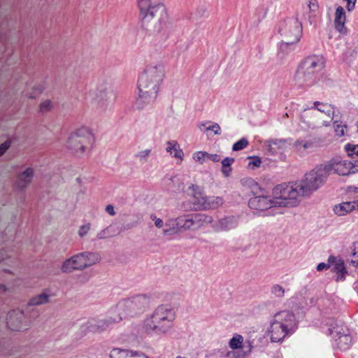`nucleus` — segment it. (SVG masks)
Here are the masks:
<instances>
[{"instance_id":"f257e3e1","label":"nucleus","mask_w":358,"mask_h":358,"mask_svg":"<svg viewBox=\"0 0 358 358\" xmlns=\"http://www.w3.org/2000/svg\"><path fill=\"white\" fill-rule=\"evenodd\" d=\"M164 75V66L162 63L146 66L138 80V95L136 103L138 108L156 100Z\"/></svg>"},{"instance_id":"f03ea898","label":"nucleus","mask_w":358,"mask_h":358,"mask_svg":"<svg viewBox=\"0 0 358 358\" xmlns=\"http://www.w3.org/2000/svg\"><path fill=\"white\" fill-rule=\"evenodd\" d=\"M142 27L150 33H159L166 25L167 10L162 0H136Z\"/></svg>"},{"instance_id":"7ed1b4c3","label":"nucleus","mask_w":358,"mask_h":358,"mask_svg":"<svg viewBox=\"0 0 358 358\" xmlns=\"http://www.w3.org/2000/svg\"><path fill=\"white\" fill-rule=\"evenodd\" d=\"M176 311L169 305L158 306L143 323V329L148 334H166L173 327Z\"/></svg>"},{"instance_id":"20e7f679","label":"nucleus","mask_w":358,"mask_h":358,"mask_svg":"<svg viewBox=\"0 0 358 358\" xmlns=\"http://www.w3.org/2000/svg\"><path fill=\"white\" fill-rule=\"evenodd\" d=\"M325 62L320 55H310L299 66L294 75V81L301 87H310L318 80V73L324 68Z\"/></svg>"},{"instance_id":"39448f33","label":"nucleus","mask_w":358,"mask_h":358,"mask_svg":"<svg viewBox=\"0 0 358 358\" xmlns=\"http://www.w3.org/2000/svg\"><path fill=\"white\" fill-rule=\"evenodd\" d=\"M297 327L295 315L290 311L278 312L271 322L268 334L271 342L282 341L292 334Z\"/></svg>"},{"instance_id":"423d86ee","label":"nucleus","mask_w":358,"mask_h":358,"mask_svg":"<svg viewBox=\"0 0 358 358\" xmlns=\"http://www.w3.org/2000/svg\"><path fill=\"white\" fill-rule=\"evenodd\" d=\"M150 306V297L145 294H138L124 299L113 307V313L121 316V320L143 313Z\"/></svg>"},{"instance_id":"0eeeda50","label":"nucleus","mask_w":358,"mask_h":358,"mask_svg":"<svg viewBox=\"0 0 358 358\" xmlns=\"http://www.w3.org/2000/svg\"><path fill=\"white\" fill-rule=\"evenodd\" d=\"M95 141L94 134L90 128L80 127L71 134L66 147L71 153L80 157L92 149Z\"/></svg>"},{"instance_id":"6e6552de","label":"nucleus","mask_w":358,"mask_h":358,"mask_svg":"<svg viewBox=\"0 0 358 358\" xmlns=\"http://www.w3.org/2000/svg\"><path fill=\"white\" fill-rule=\"evenodd\" d=\"M275 207H294L299 205L303 196L297 183H281L275 185L271 192Z\"/></svg>"},{"instance_id":"1a4fd4ad","label":"nucleus","mask_w":358,"mask_h":358,"mask_svg":"<svg viewBox=\"0 0 358 358\" xmlns=\"http://www.w3.org/2000/svg\"><path fill=\"white\" fill-rule=\"evenodd\" d=\"M243 185L248 187L252 195L248 202V207L257 213L268 210L275 206L273 196L265 195V189L259 183L252 178H246L243 180Z\"/></svg>"},{"instance_id":"9d476101","label":"nucleus","mask_w":358,"mask_h":358,"mask_svg":"<svg viewBox=\"0 0 358 358\" xmlns=\"http://www.w3.org/2000/svg\"><path fill=\"white\" fill-rule=\"evenodd\" d=\"M279 32L282 37V45L296 44L302 36V24L298 19L290 18L282 22Z\"/></svg>"},{"instance_id":"9b49d317","label":"nucleus","mask_w":358,"mask_h":358,"mask_svg":"<svg viewBox=\"0 0 358 358\" xmlns=\"http://www.w3.org/2000/svg\"><path fill=\"white\" fill-rule=\"evenodd\" d=\"M178 234L182 231L196 230L213 222V217L203 213L183 215L176 217Z\"/></svg>"},{"instance_id":"f8f14e48","label":"nucleus","mask_w":358,"mask_h":358,"mask_svg":"<svg viewBox=\"0 0 358 358\" xmlns=\"http://www.w3.org/2000/svg\"><path fill=\"white\" fill-rule=\"evenodd\" d=\"M178 234L182 231L196 230L213 222V217L203 213L183 215L176 217Z\"/></svg>"},{"instance_id":"ddd939ff","label":"nucleus","mask_w":358,"mask_h":358,"mask_svg":"<svg viewBox=\"0 0 358 358\" xmlns=\"http://www.w3.org/2000/svg\"><path fill=\"white\" fill-rule=\"evenodd\" d=\"M113 308H111L108 312V315L106 319L103 320H92L90 321L86 328L89 332L97 333L101 332L106 330L110 325L118 323L121 320V316L118 315L117 313H112Z\"/></svg>"},{"instance_id":"4468645a","label":"nucleus","mask_w":358,"mask_h":358,"mask_svg":"<svg viewBox=\"0 0 358 358\" xmlns=\"http://www.w3.org/2000/svg\"><path fill=\"white\" fill-rule=\"evenodd\" d=\"M320 114L317 113L312 108L308 110H304L301 116V122L303 124L301 127L304 129H315L324 126H329V121L322 120Z\"/></svg>"},{"instance_id":"2eb2a0df","label":"nucleus","mask_w":358,"mask_h":358,"mask_svg":"<svg viewBox=\"0 0 358 358\" xmlns=\"http://www.w3.org/2000/svg\"><path fill=\"white\" fill-rule=\"evenodd\" d=\"M330 334L340 350H346L350 348L352 345V336L348 328L336 326L330 329Z\"/></svg>"},{"instance_id":"dca6fc26","label":"nucleus","mask_w":358,"mask_h":358,"mask_svg":"<svg viewBox=\"0 0 358 358\" xmlns=\"http://www.w3.org/2000/svg\"><path fill=\"white\" fill-rule=\"evenodd\" d=\"M324 165L329 174L331 171L339 176H348L353 173L352 162L348 160H341L338 157L332 158Z\"/></svg>"},{"instance_id":"f3484780","label":"nucleus","mask_w":358,"mask_h":358,"mask_svg":"<svg viewBox=\"0 0 358 358\" xmlns=\"http://www.w3.org/2000/svg\"><path fill=\"white\" fill-rule=\"evenodd\" d=\"M94 99L99 104L103 106L106 102L113 100L115 94L108 84L103 83L96 87L94 93Z\"/></svg>"},{"instance_id":"a211bd4d","label":"nucleus","mask_w":358,"mask_h":358,"mask_svg":"<svg viewBox=\"0 0 358 358\" xmlns=\"http://www.w3.org/2000/svg\"><path fill=\"white\" fill-rule=\"evenodd\" d=\"M78 270L90 266L100 260V256L94 252H82L73 256Z\"/></svg>"},{"instance_id":"6ab92c4d","label":"nucleus","mask_w":358,"mask_h":358,"mask_svg":"<svg viewBox=\"0 0 358 358\" xmlns=\"http://www.w3.org/2000/svg\"><path fill=\"white\" fill-rule=\"evenodd\" d=\"M309 172L305 175L304 178L299 185L302 196H309L318 189L320 186Z\"/></svg>"},{"instance_id":"aec40b11","label":"nucleus","mask_w":358,"mask_h":358,"mask_svg":"<svg viewBox=\"0 0 358 358\" xmlns=\"http://www.w3.org/2000/svg\"><path fill=\"white\" fill-rule=\"evenodd\" d=\"M345 11L342 6H338L336 9L334 24L335 29L341 35H347L348 34V30L345 26Z\"/></svg>"},{"instance_id":"412c9836","label":"nucleus","mask_w":358,"mask_h":358,"mask_svg":"<svg viewBox=\"0 0 358 358\" xmlns=\"http://www.w3.org/2000/svg\"><path fill=\"white\" fill-rule=\"evenodd\" d=\"M317 147L315 138L298 140L294 143V148L301 155H305L315 150Z\"/></svg>"},{"instance_id":"4be33fe9","label":"nucleus","mask_w":358,"mask_h":358,"mask_svg":"<svg viewBox=\"0 0 358 358\" xmlns=\"http://www.w3.org/2000/svg\"><path fill=\"white\" fill-rule=\"evenodd\" d=\"M23 316L22 312L19 310H12L8 313L7 316V326L13 331H20L22 329L21 319Z\"/></svg>"},{"instance_id":"5701e85b","label":"nucleus","mask_w":358,"mask_h":358,"mask_svg":"<svg viewBox=\"0 0 358 358\" xmlns=\"http://www.w3.org/2000/svg\"><path fill=\"white\" fill-rule=\"evenodd\" d=\"M309 173L313 175V178L320 187L324 184L329 176L324 164L316 166Z\"/></svg>"},{"instance_id":"b1692460","label":"nucleus","mask_w":358,"mask_h":358,"mask_svg":"<svg viewBox=\"0 0 358 358\" xmlns=\"http://www.w3.org/2000/svg\"><path fill=\"white\" fill-rule=\"evenodd\" d=\"M313 107L312 108L315 110H317V113H320L326 115L329 119L328 121L329 122L333 120V115L334 114V107L327 103H323L320 101H315L313 103Z\"/></svg>"},{"instance_id":"393cba45","label":"nucleus","mask_w":358,"mask_h":358,"mask_svg":"<svg viewBox=\"0 0 358 358\" xmlns=\"http://www.w3.org/2000/svg\"><path fill=\"white\" fill-rule=\"evenodd\" d=\"M34 175L31 168H27L23 173L20 174L17 178L16 184L19 188L23 189L31 182Z\"/></svg>"},{"instance_id":"a878e982","label":"nucleus","mask_w":358,"mask_h":358,"mask_svg":"<svg viewBox=\"0 0 358 358\" xmlns=\"http://www.w3.org/2000/svg\"><path fill=\"white\" fill-rule=\"evenodd\" d=\"M287 142L285 139H271L267 141V146L271 155H275L283 150Z\"/></svg>"},{"instance_id":"bb28decb","label":"nucleus","mask_w":358,"mask_h":358,"mask_svg":"<svg viewBox=\"0 0 358 358\" xmlns=\"http://www.w3.org/2000/svg\"><path fill=\"white\" fill-rule=\"evenodd\" d=\"M192 190V196L194 198V203L200 208L203 206V202L206 201V196L203 194V189L196 185H192L189 187Z\"/></svg>"},{"instance_id":"cd10ccee","label":"nucleus","mask_w":358,"mask_h":358,"mask_svg":"<svg viewBox=\"0 0 358 358\" xmlns=\"http://www.w3.org/2000/svg\"><path fill=\"white\" fill-rule=\"evenodd\" d=\"M355 209L352 201L343 202L334 207V212L338 216H344Z\"/></svg>"},{"instance_id":"c85d7f7f","label":"nucleus","mask_w":358,"mask_h":358,"mask_svg":"<svg viewBox=\"0 0 358 358\" xmlns=\"http://www.w3.org/2000/svg\"><path fill=\"white\" fill-rule=\"evenodd\" d=\"M205 199L206 201H203L204 203L202 208L203 209L217 208L223 203V199L220 196H206Z\"/></svg>"},{"instance_id":"c756f323","label":"nucleus","mask_w":358,"mask_h":358,"mask_svg":"<svg viewBox=\"0 0 358 358\" xmlns=\"http://www.w3.org/2000/svg\"><path fill=\"white\" fill-rule=\"evenodd\" d=\"M166 151L171 155H173L175 157L180 159L181 161L182 160L184 153L176 141H168Z\"/></svg>"},{"instance_id":"7c9ffc66","label":"nucleus","mask_w":358,"mask_h":358,"mask_svg":"<svg viewBox=\"0 0 358 358\" xmlns=\"http://www.w3.org/2000/svg\"><path fill=\"white\" fill-rule=\"evenodd\" d=\"M164 227L165 228L163 229V234L164 236L178 234V229L176 218H171L167 220L164 224Z\"/></svg>"},{"instance_id":"2f4dec72","label":"nucleus","mask_w":358,"mask_h":358,"mask_svg":"<svg viewBox=\"0 0 358 358\" xmlns=\"http://www.w3.org/2000/svg\"><path fill=\"white\" fill-rule=\"evenodd\" d=\"M219 225L221 229L228 231L236 227L238 222L234 216L226 217L219 221Z\"/></svg>"},{"instance_id":"473e14b6","label":"nucleus","mask_w":358,"mask_h":358,"mask_svg":"<svg viewBox=\"0 0 358 358\" xmlns=\"http://www.w3.org/2000/svg\"><path fill=\"white\" fill-rule=\"evenodd\" d=\"M134 352L125 349L113 348L110 352V358H132Z\"/></svg>"},{"instance_id":"72a5a7b5","label":"nucleus","mask_w":358,"mask_h":358,"mask_svg":"<svg viewBox=\"0 0 358 358\" xmlns=\"http://www.w3.org/2000/svg\"><path fill=\"white\" fill-rule=\"evenodd\" d=\"M235 159L233 157H225L221 161L222 163V173L224 177L228 178L231 171V165L234 162Z\"/></svg>"},{"instance_id":"f704fd0d","label":"nucleus","mask_w":358,"mask_h":358,"mask_svg":"<svg viewBox=\"0 0 358 358\" xmlns=\"http://www.w3.org/2000/svg\"><path fill=\"white\" fill-rule=\"evenodd\" d=\"M208 123H210V122L200 123L199 124V127L201 129V131H203L204 132L208 131H212L214 133V134H215V135L221 134L222 130H221L220 125L217 123L214 122L211 125L205 127L206 125Z\"/></svg>"},{"instance_id":"c9c22d12","label":"nucleus","mask_w":358,"mask_h":358,"mask_svg":"<svg viewBox=\"0 0 358 358\" xmlns=\"http://www.w3.org/2000/svg\"><path fill=\"white\" fill-rule=\"evenodd\" d=\"M351 252V264L355 266H358V241L353 243L350 247ZM355 288L358 289V281L355 283Z\"/></svg>"},{"instance_id":"e433bc0d","label":"nucleus","mask_w":358,"mask_h":358,"mask_svg":"<svg viewBox=\"0 0 358 358\" xmlns=\"http://www.w3.org/2000/svg\"><path fill=\"white\" fill-rule=\"evenodd\" d=\"M334 264V271L336 272L337 274L336 280H338L339 278L343 280V275L346 273L343 261L341 259L338 261L336 260Z\"/></svg>"},{"instance_id":"4c0bfd02","label":"nucleus","mask_w":358,"mask_h":358,"mask_svg":"<svg viewBox=\"0 0 358 358\" xmlns=\"http://www.w3.org/2000/svg\"><path fill=\"white\" fill-rule=\"evenodd\" d=\"M61 269L64 273H70L74 270H78L73 256L63 263Z\"/></svg>"},{"instance_id":"58836bf2","label":"nucleus","mask_w":358,"mask_h":358,"mask_svg":"<svg viewBox=\"0 0 358 358\" xmlns=\"http://www.w3.org/2000/svg\"><path fill=\"white\" fill-rule=\"evenodd\" d=\"M48 295L46 294H41L31 298L29 302L30 306H38L45 303L48 301Z\"/></svg>"},{"instance_id":"ea45409f","label":"nucleus","mask_w":358,"mask_h":358,"mask_svg":"<svg viewBox=\"0 0 358 358\" xmlns=\"http://www.w3.org/2000/svg\"><path fill=\"white\" fill-rule=\"evenodd\" d=\"M243 338L239 334L235 335L229 343V347L233 349H239L242 348Z\"/></svg>"},{"instance_id":"a19ab883","label":"nucleus","mask_w":358,"mask_h":358,"mask_svg":"<svg viewBox=\"0 0 358 358\" xmlns=\"http://www.w3.org/2000/svg\"><path fill=\"white\" fill-rule=\"evenodd\" d=\"M150 153L151 149H145L135 154V157L139 161V162L144 164L148 162V157Z\"/></svg>"},{"instance_id":"79ce46f5","label":"nucleus","mask_w":358,"mask_h":358,"mask_svg":"<svg viewBox=\"0 0 358 358\" xmlns=\"http://www.w3.org/2000/svg\"><path fill=\"white\" fill-rule=\"evenodd\" d=\"M334 131L338 137L343 136L346 131V126L343 124L341 122L335 121L334 123Z\"/></svg>"},{"instance_id":"37998d69","label":"nucleus","mask_w":358,"mask_h":358,"mask_svg":"<svg viewBox=\"0 0 358 358\" xmlns=\"http://www.w3.org/2000/svg\"><path fill=\"white\" fill-rule=\"evenodd\" d=\"M271 294L277 298H282L285 295V289L280 285H273L271 288Z\"/></svg>"},{"instance_id":"c03bdc74","label":"nucleus","mask_w":358,"mask_h":358,"mask_svg":"<svg viewBox=\"0 0 358 358\" xmlns=\"http://www.w3.org/2000/svg\"><path fill=\"white\" fill-rule=\"evenodd\" d=\"M208 152L204 151H198L193 154V159L195 162L203 164L207 159Z\"/></svg>"},{"instance_id":"a18cd8bd","label":"nucleus","mask_w":358,"mask_h":358,"mask_svg":"<svg viewBox=\"0 0 358 358\" xmlns=\"http://www.w3.org/2000/svg\"><path fill=\"white\" fill-rule=\"evenodd\" d=\"M248 145V141L246 138H243L233 145L232 150L234 151H238L246 148Z\"/></svg>"},{"instance_id":"49530a36","label":"nucleus","mask_w":358,"mask_h":358,"mask_svg":"<svg viewBox=\"0 0 358 358\" xmlns=\"http://www.w3.org/2000/svg\"><path fill=\"white\" fill-rule=\"evenodd\" d=\"M336 261V257L334 256L330 255L328 258V263H320L317 266V270L318 271H322L324 269H327L330 267L331 264H333Z\"/></svg>"},{"instance_id":"de8ad7c7","label":"nucleus","mask_w":358,"mask_h":358,"mask_svg":"<svg viewBox=\"0 0 358 358\" xmlns=\"http://www.w3.org/2000/svg\"><path fill=\"white\" fill-rule=\"evenodd\" d=\"M345 150L350 157L358 155V145L348 143L345 145Z\"/></svg>"},{"instance_id":"09e8293b","label":"nucleus","mask_w":358,"mask_h":358,"mask_svg":"<svg viewBox=\"0 0 358 358\" xmlns=\"http://www.w3.org/2000/svg\"><path fill=\"white\" fill-rule=\"evenodd\" d=\"M53 107L52 103L50 100H45L39 105V110L41 113H47L52 110Z\"/></svg>"},{"instance_id":"8fccbe9b","label":"nucleus","mask_w":358,"mask_h":358,"mask_svg":"<svg viewBox=\"0 0 358 358\" xmlns=\"http://www.w3.org/2000/svg\"><path fill=\"white\" fill-rule=\"evenodd\" d=\"M251 161L249 162V166L259 167L262 163L261 159L259 157H251Z\"/></svg>"},{"instance_id":"3c124183","label":"nucleus","mask_w":358,"mask_h":358,"mask_svg":"<svg viewBox=\"0 0 358 358\" xmlns=\"http://www.w3.org/2000/svg\"><path fill=\"white\" fill-rule=\"evenodd\" d=\"M308 8L311 12H316L318 8V2L317 0H310L308 3Z\"/></svg>"},{"instance_id":"603ef678","label":"nucleus","mask_w":358,"mask_h":358,"mask_svg":"<svg viewBox=\"0 0 358 358\" xmlns=\"http://www.w3.org/2000/svg\"><path fill=\"white\" fill-rule=\"evenodd\" d=\"M90 224L81 226L79 229V236L80 237H83L85 235H86L88 233V231H90Z\"/></svg>"},{"instance_id":"864d4df0","label":"nucleus","mask_w":358,"mask_h":358,"mask_svg":"<svg viewBox=\"0 0 358 358\" xmlns=\"http://www.w3.org/2000/svg\"><path fill=\"white\" fill-rule=\"evenodd\" d=\"M207 159L213 162H218L221 161V156L218 154H210L208 152Z\"/></svg>"},{"instance_id":"5fc2aeb1","label":"nucleus","mask_w":358,"mask_h":358,"mask_svg":"<svg viewBox=\"0 0 358 358\" xmlns=\"http://www.w3.org/2000/svg\"><path fill=\"white\" fill-rule=\"evenodd\" d=\"M151 219L155 221V225L157 228H162L164 226V222L160 218H157L155 215H152Z\"/></svg>"},{"instance_id":"6e6d98bb","label":"nucleus","mask_w":358,"mask_h":358,"mask_svg":"<svg viewBox=\"0 0 358 358\" xmlns=\"http://www.w3.org/2000/svg\"><path fill=\"white\" fill-rule=\"evenodd\" d=\"M347 2L346 8L350 12L355 9L357 0H345Z\"/></svg>"},{"instance_id":"4d7b16f0","label":"nucleus","mask_w":358,"mask_h":358,"mask_svg":"<svg viewBox=\"0 0 358 358\" xmlns=\"http://www.w3.org/2000/svg\"><path fill=\"white\" fill-rule=\"evenodd\" d=\"M10 143L6 141L0 145V156H1L10 147Z\"/></svg>"},{"instance_id":"13d9d810","label":"nucleus","mask_w":358,"mask_h":358,"mask_svg":"<svg viewBox=\"0 0 358 358\" xmlns=\"http://www.w3.org/2000/svg\"><path fill=\"white\" fill-rule=\"evenodd\" d=\"M106 211L107 213H108L110 215H115L116 214L115 210H114V207L113 205L111 204H108L106 206Z\"/></svg>"},{"instance_id":"bf43d9fd","label":"nucleus","mask_w":358,"mask_h":358,"mask_svg":"<svg viewBox=\"0 0 358 358\" xmlns=\"http://www.w3.org/2000/svg\"><path fill=\"white\" fill-rule=\"evenodd\" d=\"M132 358H148V357L143 353H139V352H135L133 353Z\"/></svg>"},{"instance_id":"052dcab7","label":"nucleus","mask_w":358,"mask_h":358,"mask_svg":"<svg viewBox=\"0 0 358 358\" xmlns=\"http://www.w3.org/2000/svg\"><path fill=\"white\" fill-rule=\"evenodd\" d=\"M353 165V173L358 172V160L355 161L354 163H352Z\"/></svg>"},{"instance_id":"680f3d73","label":"nucleus","mask_w":358,"mask_h":358,"mask_svg":"<svg viewBox=\"0 0 358 358\" xmlns=\"http://www.w3.org/2000/svg\"><path fill=\"white\" fill-rule=\"evenodd\" d=\"M45 89V86L44 85H42L40 88L38 89H36L38 93H41Z\"/></svg>"},{"instance_id":"e2e57ef3","label":"nucleus","mask_w":358,"mask_h":358,"mask_svg":"<svg viewBox=\"0 0 358 358\" xmlns=\"http://www.w3.org/2000/svg\"><path fill=\"white\" fill-rule=\"evenodd\" d=\"M183 187H184L183 184L178 185V188H177V189L176 191H180V190L182 189Z\"/></svg>"},{"instance_id":"0e129e2a","label":"nucleus","mask_w":358,"mask_h":358,"mask_svg":"<svg viewBox=\"0 0 358 358\" xmlns=\"http://www.w3.org/2000/svg\"><path fill=\"white\" fill-rule=\"evenodd\" d=\"M0 290H2L3 292H6V288L4 285H0Z\"/></svg>"},{"instance_id":"69168bd1","label":"nucleus","mask_w":358,"mask_h":358,"mask_svg":"<svg viewBox=\"0 0 358 358\" xmlns=\"http://www.w3.org/2000/svg\"><path fill=\"white\" fill-rule=\"evenodd\" d=\"M355 203V208L357 207L358 209V200L352 201Z\"/></svg>"},{"instance_id":"338daca9","label":"nucleus","mask_w":358,"mask_h":358,"mask_svg":"<svg viewBox=\"0 0 358 358\" xmlns=\"http://www.w3.org/2000/svg\"><path fill=\"white\" fill-rule=\"evenodd\" d=\"M178 180L177 178H173L170 179V181H171V182H174L178 181Z\"/></svg>"},{"instance_id":"774afa93","label":"nucleus","mask_w":358,"mask_h":358,"mask_svg":"<svg viewBox=\"0 0 358 358\" xmlns=\"http://www.w3.org/2000/svg\"><path fill=\"white\" fill-rule=\"evenodd\" d=\"M352 189H353V192H358V187H352Z\"/></svg>"}]
</instances>
